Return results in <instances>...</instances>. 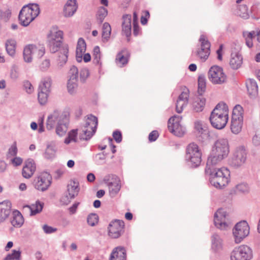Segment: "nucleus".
<instances>
[{"instance_id": "57", "label": "nucleus", "mask_w": 260, "mask_h": 260, "mask_svg": "<svg viewBox=\"0 0 260 260\" xmlns=\"http://www.w3.org/2000/svg\"><path fill=\"white\" fill-rule=\"evenodd\" d=\"M74 198H71V196H69V194H67L61 197L60 199V202L62 205H67L69 204L71 202V201Z\"/></svg>"}, {"instance_id": "2", "label": "nucleus", "mask_w": 260, "mask_h": 260, "mask_svg": "<svg viewBox=\"0 0 260 260\" xmlns=\"http://www.w3.org/2000/svg\"><path fill=\"white\" fill-rule=\"evenodd\" d=\"M216 166L208 167L207 163L205 171L210 175L209 181L212 185L218 189H222L228 185L230 181V173L226 168H217Z\"/></svg>"}, {"instance_id": "5", "label": "nucleus", "mask_w": 260, "mask_h": 260, "mask_svg": "<svg viewBox=\"0 0 260 260\" xmlns=\"http://www.w3.org/2000/svg\"><path fill=\"white\" fill-rule=\"evenodd\" d=\"M186 160L192 167L199 166L202 161V152L198 145L194 143H190L186 149Z\"/></svg>"}, {"instance_id": "53", "label": "nucleus", "mask_w": 260, "mask_h": 260, "mask_svg": "<svg viewBox=\"0 0 260 260\" xmlns=\"http://www.w3.org/2000/svg\"><path fill=\"white\" fill-rule=\"evenodd\" d=\"M69 79L71 80H78V70L77 67L73 66L71 67L69 71Z\"/></svg>"}, {"instance_id": "24", "label": "nucleus", "mask_w": 260, "mask_h": 260, "mask_svg": "<svg viewBox=\"0 0 260 260\" xmlns=\"http://www.w3.org/2000/svg\"><path fill=\"white\" fill-rule=\"evenodd\" d=\"M122 34L127 37V41H129L132 29L131 15L128 14L124 15L122 17Z\"/></svg>"}, {"instance_id": "46", "label": "nucleus", "mask_w": 260, "mask_h": 260, "mask_svg": "<svg viewBox=\"0 0 260 260\" xmlns=\"http://www.w3.org/2000/svg\"><path fill=\"white\" fill-rule=\"evenodd\" d=\"M93 57L94 63L101 66L102 62L101 61V54L100 49L99 46H95L93 50Z\"/></svg>"}, {"instance_id": "22", "label": "nucleus", "mask_w": 260, "mask_h": 260, "mask_svg": "<svg viewBox=\"0 0 260 260\" xmlns=\"http://www.w3.org/2000/svg\"><path fill=\"white\" fill-rule=\"evenodd\" d=\"M189 98V90L185 89L179 95L176 103V111L180 113L187 105Z\"/></svg>"}, {"instance_id": "9", "label": "nucleus", "mask_w": 260, "mask_h": 260, "mask_svg": "<svg viewBox=\"0 0 260 260\" xmlns=\"http://www.w3.org/2000/svg\"><path fill=\"white\" fill-rule=\"evenodd\" d=\"M52 80L50 77H45L42 79L38 88V98L39 103L44 105L48 101L51 92Z\"/></svg>"}, {"instance_id": "20", "label": "nucleus", "mask_w": 260, "mask_h": 260, "mask_svg": "<svg viewBox=\"0 0 260 260\" xmlns=\"http://www.w3.org/2000/svg\"><path fill=\"white\" fill-rule=\"evenodd\" d=\"M227 214L226 212L222 209L217 211L214 214L215 225L220 230H226L229 226L227 222Z\"/></svg>"}, {"instance_id": "36", "label": "nucleus", "mask_w": 260, "mask_h": 260, "mask_svg": "<svg viewBox=\"0 0 260 260\" xmlns=\"http://www.w3.org/2000/svg\"><path fill=\"white\" fill-rule=\"evenodd\" d=\"M206 100L205 98H197L192 103L193 110L196 112H200L203 111L205 105Z\"/></svg>"}, {"instance_id": "61", "label": "nucleus", "mask_w": 260, "mask_h": 260, "mask_svg": "<svg viewBox=\"0 0 260 260\" xmlns=\"http://www.w3.org/2000/svg\"><path fill=\"white\" fill-rule=\"evenodd\" d=\"M11 162L14 167L20 166L23 162V159L20 157L16 156L11 159Z\"/></svg>"}, {"instance_id": "50", "label": "nucleus", "mask_w": 260, "mask_h": 260, "mask_svg": "<svg viewBox=\"0 0 260 260\" xmlns=\"http://www.w3.org/2000/svg\"><path fill=\"white\" fill-rule=\"evenodd\" d=\"M206 88V79L203 76H200L198 78V92L202 94Z\"/></svg>"}, {"instance_id": "15", "label": "nucleus", "mask_w": 260, "mask_h": 260, "mask_svg": "<svg viewBox=\"0 0 260 260\" xmlns=\"http://www.w3.org/2000/svg\"><path fill=\"white\" fill-rule=\"evenodd\" d=\"M51 176L47 172H44L36 177L34 180V185L36 189L44 191L46 190L51 183Z\"/></svg>"}, {"instance_id": "25", "label": "nucleus", "mask_w": 260, "mask_h": 260, "mask_svg": "<svg viewBox=\"0 0 260 260\" xmlns=\"http://www.w3.org/2000/svg\"><path fill=\"white\" fill-rule=\"evenodd\" d=\"M11 203L9 201L0 203V223L4 221L11 213Z\"/></svg>"}, {"instance_id": "54", "label": "nucleus", "mask_w": 260, "mask_h": 260, "mask_svg": "<svg viewBox=\"0 0 260 260\" xmlns=\"http://www.w3.org/2000/svg\"><path fill=\"white\" fill-rule=\"evenodd\" d=\"M17 153V148L16 145V143L14 142L13 144L9 148L7 154V156L8 157L10 156H16Z\"/></svg>"}, {"instance_id": "37", "label": "nucleus", "mask_w": 260, "mask_h": 260, "mask_svg": "<svg viewBox=\"0 0 260 260\" xmlns=\"http://www.w3.org/2000/svg\"><path fill=\"white\" fill-rule=\"evenodd\" d=\"M69 118H67L66 122H61L56 125V133L59 137H62L65 135L68 131V124Z\"/></svg>"}, {"instance_id": "49", "label": "nucleus", "mask_w": 260, "mask_h": 260, "mask_svg": "<svg viewBox=\"0 0 260 260\" xmlns=\"http://www.w3.org/2000/svg\"><path fill=\"white\" fill-rule=\"evenodd\" d=\"M107 14L108 11L107 9L103 7H101L99 8L96 14V17L98 20L99 21L100 23L103 22L105 18L107 16Z\"/></svg>"}, {"instance_id": "62", "label": "nucleus", "mask_w": 260, "mask_h": 260, "mask_svg": "<svg viewBox=\"0 0 260 260\" xmlns=\"http://www.w3.org/2000/svg\"><path fill=\"white\" fill-rule=\"evenodd\" d=\"M44 232L46 234H51L57 231V229L54 228L52 226L45 224L43 226Z\"/></svg>"}, {"instance_id": "52", "label": "nucleus", "mask_w": 260, "mask_h": 260, "mask_svg": "<svg viewBox=\"0 0 260 260\" xmlns=\"http://www.w3.org/2000/svg\"><path fill=\"white\" fill-rule=\"evenodd\" d=\"M236 191L246 193L249 191V188L248 184L246 183H241L236 186Z\"/></svg>"}, {"instance_id": "34", "label": "nucleus", "mask_w": 260, "mask_h": 260, "mask_svg": "<svg viewBox=\"0 0 260 260\" xmlns=\"http://www.w3.org/2000/svg\"><path fill=\"white\" fill-rule=\"evenodd\" d=\"M248 92L251 96H255L258 92V86L256 82L253 79H249L246 82Z\"/></svg>"}, {"instance_id": "58", "label": "nucleus", "mask_w": 260, "mask_h": 260, "mask_svg": "<svg viewBox=\"0 0 260 260\" xmlns=\"http://www.w3.org/2000/svg\"><path fill=\"white\" fill-rule=\"evenodd\" d=\"M50 60L46 59L44 60L40 64V69L42 71H47L50 67Z\"/></svg>"}, {"instance_id": "60", "label": "nucleus", "mask_w": 260, "mask_h": 260, "mask_svg": "<svg viewBox=\"0 0 260 260\" xmlns=\"http://www.w3.org/2000/svg\"><path fill=\"white\" fill-rule=\"evenodd\" d=\"M23 86L27 93L30 94L34 91V87L29 81H24Z\"/></svg>"}, {"instance_id": "23", "label": "nucleus", "mask_w": 260, "mask_h": 260, "mask_svg": "<svg viewBox=\"0 0 260 260\" xmlns=\"http://www.w3.org/2000/svg\"><path fill=\"white\" fill-rule=\"evenodd\" d=\"M78 9V4L76 0H68L64 6L63 15L65 17H72Z\"/></svg>"}, {"instance_id": "44", "label": "nucleus", "mask_w": 260, "mask_h": 260, "mask_svg": "<svg viewBox=\"0 0 260 260\" xmlns=\"http://www.w3.org/2000/svg\"><path fill=\"white\" fill-rule=\"evenodd\" d=\"M237 14L240 17L244 19H247L249 18L248 8L245 5L239 6L237 11Z\"/></svg>"}, {"instance_id": "45", "label": "nucleus", "mask_w": 260, "mask_h": 260, "mask_svg": "<svg viewBox=\"0 0 260 260\" xmlns=\"http://www.w3.org/2000/svg\"><path fill=\"white\" fill-rule=\"evenodd\" d=\"M56 152L55 146L48 145L46 149L44 156L47 159H51L54 157Z\"/></svg>"}, {"instance_id": "6", "label": "nucleus", "mask_w": 260, "mask_h": 260, "mask_svg": "<svg viewBox=\"0 0 260 260\" xmlns=\"http://www.w3.org/2000/svg\"><path fill=\"white\" fill-rule=\"evenodd\" d=\"M243 110L242 106L237 105L233 110L231 130L233 134H238L242 130L243 123Z\"/></svg>"}, {"instance_id": "33", "label": "nucleus", "mask_w": 260, "mask_h": 260, "mask_svg": "<svg viewBox=\"0 0 260 260\" xmlns=\"http://www.w3.org/2000/svg\"><path fill=\"white\" fill-rule=\"evenodd\" d=\"M79 190V182L75 180L71 181L67 186L68 193L71 198H75L78 194Z\"/></svg>"}, {"instance_id": "38", "label": "nucleus", "mask_w": 260, "mask_h": 260, "mask_svg": "<svg viewBox=\"0 0 260 260\" xmlns=\"http://www.w3.org/2000/svg\"><path fill=\"white\" fill-rule=\"evenodd\" d=\"M255 32L254 31H244L243 32V37H244L246 46L251 48L253 47V38L254 37Z\"/></svg>"}, {"instance_id": "3", "label": "nucleus", "mask_w": 260, "mask_h": 260, "mask_svg": "<svg viewBox=\"0 0 260 260\" xmlns=\"http://www.w3.org/2000/svg\"><path fill=\"white\" fill-rule=\"evenodd\" d=\"M229 119V110L224 103H219L211 113L210 121L211 125L215 128H223Z\"/></svg>"}, {"instance_id": "31", "label": "nucleus", "mask_w": 260, "mask_h": 260, "mask_svg": "<svg viewBox=\"0 0 260 260\" xmlns=\"http://www.w3.org/2000/svg\"><path fill=\"white\" fill-rule=\"evenodd\" d=\"M129 54L128 51L124 49L119 52L116 58L117 64L120 67H122L128 62Z\"/></svg>"}, {"instance_id": "29", "label": "nucleus", "mask_w": 260, "mask_h": 260, "mask_svg": "<svg viewBox=\"0 0 260 260\" xmlns=\"http://www.w3.org/2000/svg\"><path fill=\"white\" fill-rule=\"evenodd\" d=\"M125 249L121 247L115 248L111 252L109 260H126Z\"/></svg>"}, {"instance_id": "12", "label": "nucleus", "mask_w": 260, "mask_h": 260, "mask_svg": "<svg viewBox=\"0 0 260 260\" xmlns=\"http://www.w3.org/2000/svg\"><path fill=\"white\" fill-rule=\"evenodd\" d=\"M252 257V249L246 245L235 247L231 254V260H250Z\"/></svg>"}, {"instance_id": "39", "label": "nucleus", "mask_w": 260, "mask_h": 260, "mask_svg": "<svg viewBox=\"0 0 260 260\" xmlns=\"http://www.w3.org/2000/svg\"><path fill=\"white\" fill-rule=\"evenodd\" d=\"M109 193L111 197H114L119 191L121 185L118 182H110L108 184Z\"/></svg>"}, {"instance_id": "27", "label": "nucleus", "mask_w": 260, "mask_h": 260, "mask_svg": "<svg viewBox=\"0 0 260 260\" xmlns=\"http://www.w3.org/2000/svg\"><path fill=\"white\" fill-rule=\"evenodd\" d=\"M43 203L37 201L35 204L31 205L24 206L23 210L24 211L29 213L30 216H33L40 213L43 209Z\"/></svg>"}, {"instance_id": "55", "label": "nucleus", "mask_w": 260, "mask_h": 260, "mask_svg": "<svg viewBox=\"0 0 260 260\" xmlns=\"http://www.w3.org/2000/svg\"><path fill=\"white\" fill-rule=\"evenodd\" d=\"M11 15V12L10 10H6L5 11L0 10V19H3L6 21L9 20Z\"/></svg>"}, {"instance_id": "47", "label": "nucleus", "mask_w": 260, "mask_h": 260, "mask_svg": "<svg viewBox=\"0 0 260 260\" xmlns=\"http://www.w3.org/2000/svg\"><path fill=\"white\" fill-rule=\"evenodd\" d=\"M21 253L20 250H13L11 253L7 255L5 260H20Z\"/></svg>"}, {"instance_id": "30", "label": "nucleus", "mask_w": 260, "mask_h": 260, "mask_svg": "<svg viewBox=\"0 0 260 260\" xmlns=\"http://www.w3.org/2000/svg\"><path fill=\"white\" fill-rule=\"evenodd\" d=\"M86 45L84 40L80 38L78 40L76 48V60L78 62H81L82 57L85 52Z\"/></svg>"}, {"instance_id": "63", "label": "nucleus", "mask_w": 260, "mask_h": 260, "mask_svg": "<svg viewBox=\"0 0 260 260\" xmlns=\"http://www.w3.org/2000/svg\"><path fill=\"white\" fill-rule=\"evenodd\" d=\"M113 137L117 143H120L122 141V135L120 132L116 131L113 132Z\"/></svg>"}, {"instance_id": "17", "label": "nucleus", "mask_w": 260, "mask_h": 260, "mask_svg": "<svg viewBox=\"0 0 260 260\" xmlns=\"http://www.w3.org/2000/svg\"><path fill=\"white\" fill-rule=\"evenodd\" d=\"M247 153L243 147L236 149L229 160L230 165L235 168H238L243 166L246 162Z\"/></svg>"}, {"instance_id": "14", "label": "nucleus", "mask_w": 260, "mask_h": 260, "mask_svg": "<svg viewBox=\"0 0 260 260\" xmlns=\"http://www.w3.org/2000/svg\"><path fill=\"white\" fill-rule=\"evenodd\" d=\"M181 116L174 115L168 121L169 131L177 137H182L185 133V128L181 124Z\"/></svg>"}, {"instance_id": "26", "label": "nucleus", "mask_w": 260, "mask_h": 260, "mask_svg": "<svg viewBox=\"0 0 260 260\" xmlns=\"http://www.w3.org/2000/svg\"><path fill=\"white\" fill-rule=\"evenodd\" d=\"M57 59V66L62 68L67 62L69 53V47L67 45H64L60 47L58 50Z\"/></svg>"}, {"instance_id": "51", "label": "nucleus", "mask_w": 260, "mask_h": 260, "mask_svg": "<svg viewBox=\"0 0 260 260\" xmlns=\"http://www.w3.org/2000/svg\"><path fill=\"white\" fill-rule=\"evenodd\" d=\"M99 221V217L96 214L91 213L90 214L87 219V221L88 224L91 226H95L98 223Z\"/></svg>"}, {"instance_id": "4", "label": "nucleus", "mask_w": 260, "mask_h": 260, "mask_svg": "<svg viewBox=\"0 0 260 260\" xmlns=\"http://www.w3.org/2000/svg\"><path fill=\"white\" fill-rule=\"evenodd\" d=\"M40 14V8L38 4H31L23 7L19 14L20 24L27 26Z\"/></svg>"}, {"instance_id": "48", "label": "nucleus", "mask_w": 260, "mask_h": 260, "mask_svg": "<svg viewBox=\"0 0 260 260\" xmlns=\"http://www.w3.org/2000/svg\"><path fill=\"white\" fill-rule=\"evenodd\" d=\"M194 129L200 135L204 134L206 131V126L204 125L203 122L199 120L194 122Z\"/></svg>"}, {"instance_id": "11", "label": "nucleus", "mask_w": 260, "mask_h": 260, "mask_svg": "<svg viewBox=\"0 0 260 260\" xmlns=\"http://www.w3.org/2000/svg\"><path fill=\"white\" fill-rule=\"evenodd\" d=\"M209 80L214 84H222L226 82L227 77L223 69L218 66L211 67L208 73Z\"/></svg>"}, {"instance_id": "43", "label": "nucleus", "mask_w": 260, "mask_h": 260, "mask_svg": "<svg viewBox=\"0 0 260 260\" xmlns=\"http://www.w3.org/2000/svg\"><path fill=\"white\" fill-rule=\"evenodd\" d=\"M67 88L68 92L71 94H73L76 93L78 88V80H71L69 79Z\"/></svg>"}, {"instance_id": "1", "label": "nucleus", "mask_w": 260, "mask_h": 260, "mask_svg": "<svg viewBox=\"0 0 260 260\" xmlns=\"http://www.w3.org/2000/svg\"><path fill=\"white\" fill-rule=\"evenodd\" d=\"M230 152L229 144L226 139L220 138L216 140L212 147L207 163L208 167L219 165L228 156Z\"/></svg>"}, {"instance_id": "42", "label": "nucleus", "mask_w": 260, "mask_h": 260, "mask_svg": "<svg viewBox=\"0 0 260 260\" xmlns=\"http://www.w3.org/2000/svg\"><path fill=\"white\" fill-rule=\"evenodd\" d=\"M78 129H74L70 131L68 134V137L64 140V143L69 144L72 142H76L77 141Z\"/></svg>"}, {"instance_id": "18", "label": "nucleus", "mask_w": 260, "mask_h": 260, "mask_svg": "<svg viewBox=\"0 0 260 260\" xmlns=\"http://www.w3.org/2000/svg\"><path fill=\"white\" fill-rule=\"evenodd\" d=\"M199 41L201 42V48L196 52V55L202 60L207 59L210 53V43L204 35L201 36Z\"/></svg>"}, {"instance_id": "19", "label": "nucleus", "mask_w": 260, "mask_h": 260, "mask_svg": "<svg viewBox=\"0 0 260 260\" xmlns=\"http://www.w3.org/2000/svg\"><path fill=\"white\" fill-rule=\"evenodd\" d=\"M124 222L122 220H115L109 225V235L112 238H118L123 232Z\"/></svg>"}, {"instance_id": "41", "label": "nucleus", "mask_w": 260, "mask_h": 260, "mask_svg": "<svg viewBox=\"0 0 260 260\" xmlns=\"http://www.w3.org/2000/svg\"><path fill=\"white\" fill-rule=\"evenodd\" d=\"M111 28L110 25L105 22L102 27V39L103 41H107L111 36Z\"/></svg>"}, {"instance_id": "59", "label": "nucleus", "mask_w": 260, "mask_h": 260, "mask_svg": "<svg viewBox=\"0 0 260 260\" xmlns=\"http://www.w3.org/2000/svg\"><path fill=\"white\" fill-rule=\"evenodd\" d=\"M106 157V154L104 152L102 153H98L95 155L94 157L95 160L98 164H102L105 160Z\"/></svg>"}, {"instance_id": "35", "label": "nucleus", "mask_w": 260, "mask_h": 260, "mask_svg": "<svg viewBox=\"0 0 260 260\" xmlns=\"http://www.w3.org/2000/svg\"><path fill=\"white\" fill-rule=\"evenodd\" d=\"M212 249L214 251H218L222 248V241L219 235L214 234L211 237Z\"/></svg>"}, {"instance_id": "8", "label": "nucleus", "mask_w": 260, "mask_h": 260, "mask_svg": "<svg viewBox=\"0 0 260 260\" xmlns=\"http://www.w3.org/2000/svg\"><path fill=\"white\" fill-rule=\"evenodd\" d=\"M45 52V48L42 45H27L23 49V60L25 62L30 63L32 61L34 56L41 58L44 55Z\"/></svg>"}, {"instance_id": "21", "label": "nucleus", "mask_w": 260, "mask_h": 260, "mask_svg": "<svg viewBox=\"0 0 260 260\" xmlns=\"http://www.w3.org/2000/svg\"><path fill=\"white\" fill-rule=\"evenodd\" d=\"M36 171V164L32 158H28L24 163L22 169V176L25 179L30 178Z\"/></svg>"}, {"instance_id": "16", "label": "nucleus", "mask_w": 260, "mask_h": 260, "mask_svg": "<svg viewBox=\"0 0 260 260\" xmlns=\"http://www.w3.org/2000/svg\"><path fill=\"white\" fill-rule=\"evenodd\" d=\"M68 118V114L57 110L54 111L47 118L46 127L47 129H52L55 124H59L61 122H66Z\"/></svg>"}, {"instance_id": "32", "label": "nucleus", "mask_w": 260, "mask_h": 260, "mask_svg": "<svg viewBox=\"0 0 260 260\" xmlns=\"http://www.w3.org/2000/svg\"><path fill=\"white\" fill-rule=\"evenodd\" d=\"M11 222L13 226L16 228H20L22 225L24 219L20 212L17 210L13 212Z\"/></svg>"}, {"instance_id": "64", "label": "nucleus", "mask_w": 260, "mask_h": 260, "mask_svg": "<svg viewBox=\"0 0 260 260\" xmlns=\"http://www.w3.org/2000/svg\"><path fill=\"white\" fill-rule=\"evenodd\" d=\"M10 77L13 80H16L19 77V73L15 68L11 69L10 72Z\"/></svg>"}, {"instance_id": "10", "label": "nucleus", "mask_w": 260, "mask_h": 260, "mask_svg": "<svg viewBox=\"0 0 260 260\" xmlns=\"http://www.w3.org/2000/svg\"><path fill=\"white\" fill-rule=\"evenodd\" d=\"M63 31L58 29L56 26H53L50 30L48 36V45L52 53L58 51L61 47L63 38Z\"/></svg>"}, {"instance_id": "13", "label": "nucleus", "mask_w": 260, "mask_h": 260, "mask_svg": "<svg viewBox=\"0 0 260 260\" xmlns=\"http://www.w3.org/2000/svg\"><path fill=\"white\" fill-rule=\"evenodd\" d=\"M233 234L235 242L238 244L249 234V226L246 221H242L237 223L233 229Z\"/></svg>"}, {"instance_id": "7", "label": "nucleus", "mask_w": 260, "mask_h": 260, "mask_svg": "<svg viewBox=\"0 0 260 260\" xmlns=\"http://www.w3.org/2000/svg\"><path fill=\"white\" fill-rule=\"evenodd\" d=\"M98 120L96 117L90 115L88 116L85 124L82 127V134H80V139L88 140L96 132Z\"/></svg>"}, {"instance_id": "56", "label": "nucleus", "mask_w": 260, "mask_h": 260, "mask_svg": "<svg viewBox=\"0 0 260 260\" xmlns=\"http://www.w3.org/2000/svg\"><path fill=\"white\" fill-rule=\"evenodd\" d=\"M89 76V72L88 69H83L81 70L80 73V78L81 82H85Z\"/></svg>"}, {"instance_id": "40", "label": "nucleus", "mask_w": 260, "mask_h": 260, "mask_svg": "<svg viewBox=\"0 0 260 260\" xmlns=\"http://www.w3.org/2000/svg\"><path fill=\"white\" fill-rule=\"evenodd\" d=\"M16 42L14 40L10 39L6 42V49L8 54L13 56L15 54Z\"/></svg>"}, {"instance_id": "28", "label": "nucleus", "mask_w": 260, "mask_h": 260, "mask_svg": "<svg viewBox=\"0 0 260 260\" xmlns=\"http://www.w3.org/2000/svg\"><path fill=\"white\" fill-rule=\"evenodd\" d=\"M243 63V57L241 54L238 52H233L231 54L230 60V65L233 70L239 69Z\"/></svg>"}]
</instances>
